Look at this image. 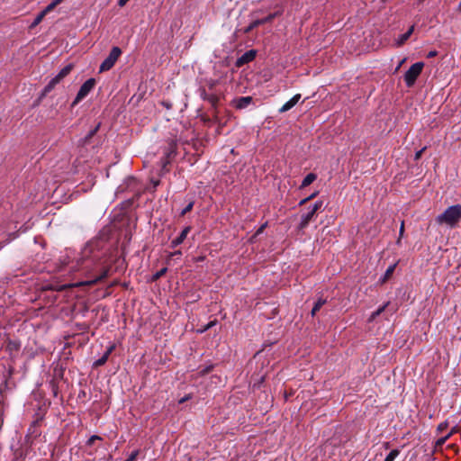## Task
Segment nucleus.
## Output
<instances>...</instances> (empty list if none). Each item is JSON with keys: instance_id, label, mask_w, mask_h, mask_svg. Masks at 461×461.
Instances as JSON below:
<instances>
[{"instance_id": "1", "label": "nucleus", "mask_w": 461, "mask_h": 461, "mask_svg": "<svg viewBox=\"0 0 461 461\" xmlns=\"http://www.w3.org/2000/svg\"><path fill=\"white\" fill-rule=\"evenodd\" d=\"M104 257L105 252L102 249L100 240H92L83 248L76 265L71 267L81 271L87 278L78 285H94L109 276L110 266L106 265Z\"/></svg>"}, {"instance_id": "2", "label": "nucleus", "mask_w": 461, "mask_h": 461, "mask_svg": "<svg viewBox=\"0 0 461 461\" xmlns=\"http://www.w3.org/2000/svg\"><path fill=\"white\" fill-rule=\"evenodd\" d=\"M461 220V205L455 204L449 206L441 214L438 215L436 221L438 224H446L449 227L456 226Z\"/></svg>"}, {"instance_id": "3", "label": "nucleus", "mask_w": 461, "mask_h": 461, "mask_svg": "<svg viewBox=\"0 0 461 461\" xmlns=\"http://www.w3.org/2000/svg\"><path fill=\"white\" fill-rule=\"evenodd\" d=\"M423 68H424L423 62H416L411 66V68L404 74V81H405L407 86L411 87L415 84V82H416L418 77L420 75Z\"/></svg>"}, {"instance_id": "4", "label": "nucleus", "mask_w": 461, "mask_h": 461, "mask_svg": "<svg viewBox=\"0 0 461 461\" xmlns=\"http://www.w3.org/2000/svg\"><path fill=\"white\" fill-rule=\"evenodd\" d=\"M121 55L122 50L119 47H113L108 57L100 65L99 72L103 73L110 70L114 66Z\"/></svg>"}, {"instance_id": "5", "label": "nucleus", "mask_w": 461, "mask_h": 461, "mask_svg": "<svg viewBox=\"0 0 461 461\" xmlns=\"http://www.w3.org/2000/svg\"><path fill=\"white\" fill-rule=\"evenodd\" d=\"M73 66L71 64L64 67L59 73L54 77L48 85L44 87L41 96L47 95L50 91L54 89L56 85H58L65 77H67L72 70Z\"/></svg>"}, {"instance_id": "6", "label": "nucleus", "mask_w": 461, "mask_h": 461, "mask_svg": "<svg viewBox=\"0 0 461 461\" xmlns=\"http://www.w3.org/2000/svg\"><path fill=\"white\" fill-rule=\"evenodd\" d=\"M322 205H323V202L322 201H317L310 208L308 212H306V213L302 215L301 221L299 223L298 228L300 230L305 229L308 226V224L310 223V221L312 220V218L314 217V215L317 212V211H319L322 207Z\"/></svg>"}, {"instance_id": "7", "label": "nucleus", "mask_w": 461, "mask_h": 461, "mask_svg": "<svg viewBox=\"0 0 461 461\" xmlns=\"http://www.w3.org/2000/svg\"><path fill=\"white\" fill-rule=\"evenodd\" d=\"M95 80L94 78L87 79L81 86L79 91L77 94L75 100L73 101L72 105H76L81 100H83L95 87Z\"/></svg>"}, {"instance_id": "8", "label": "nucleus", "mask_w": 461, "mask_h": 461, "mask_svg": "<svg viewBox=\"0 0 461 461\" xmlns=\"http://www.w3.org/2000/svg\"><path fill=\"white\" fill-rule=\"evenodd\" d=\"M276 15H277V13H274V14H268L265 18L255 20L245 29V32L249 33V32H251L255 28H257L258 26L272 22L273 19H275L276 17Z\"/></svg>"}, {"instance_id": "9", "label": "nucleus", "mask_w": 461, "mask_h": 461, "mask_svg": "<svg viewBox=\"0 0 461 461\" xmlns=\"http://www.w3.org/2000/svg\"><path fill=\"white\" fill-rule=\"evenodd\" d=\"M256 57V51L254 50H250L242 54L236 61L237 67H241L247 63L252 61Z\"/></svg>"}, {"instance_id": "10", "label": "nucleus", "mask_w": 461, "mask_h": 461, "mask_svg": "<svg viewBox=\"0 0 461 461\" xmlns=\"http://www.w3.org/2000/svg\"><path fill=\"white\" fill-rule=\"evenodd\" d=\"M253 98L251 96H241L233 100V105L237 109L247 108L252 104Z\"/></svg>"}, {"instance_id": "11", "label": "nucleus", "mask_w": 461, "mask_h": 461, "mask_svg": "<svg viewBox=\"0 0 461 461\" xmlns=\"http://www.w3.org/2000/svg\"><path fill=\"white\" fill-rule=\"evenodd\" d=\"M301 99V95L297 94L294 95L289 101H287L280 109L279 113H285L292 109Z\"/></svg>"}, {"instance_id": "12", "label": "nucleus", "mask_w": 461, "mask_h": 461, "mask_svg": "<svg viewBox=\"0 0 461 461\" xmlns=\"http://www.w3.org/2000/svg\"><path fill=\"white\" fill-rule=\"evenodd\" d=\"M190 230H191L190 226H186L185 228H184V230L181 231L179 236L172 240L171 247L176 248L178 245H180L181 243H183V241L185 240V238L188 235V233L190 232Z\"/></svg>"}, {"instance_id": "13", "label": "nucleus", "mask_w": 461, "mask_h": 461, "mask_svg": "<svg viewBox=\"0 0 461 461\" xmlns=\"http://www.w3.org/2000/svg\"><path fill=\"white\" fill-rule=\"evenodd\" d=\"M114 348H115V346L114 345H111L106 349L104 354L94 363V366H101L104 365L106 363L107 359L109 358V356L114 350Z\"/></svg>"}, {"instance_id": "14", "label": "nucleus", "mask_w": 461, "mask_h": 461, "mask_svg": "<svg viewBox=\"0 0 461 461\" xmlns=\"http://www.w3.org/2000/svg\"><path fill=\"white\" fill-rule=\"evenodd\" d=\"M413 31H414V26L412 25V26H411L409 28V30L405 33L402 34L399 37L398 41H397V45L398 46L402 45L411 37V35L412 34Z\"/></svg>"}, {"instance_id": "15", "label": "nucleus", "mask_w": 461, "mask_h": 461, "mask_svg": "<svg viewBox=\"0 0 461 461\" xmlns=\"http://www.w3.org/2000/svg\"><path fill=\"white\" fill-rule=\"evenodd\" d=\"M100 127V123H98L93 130H91L88 134L80 140L81 145H86L89 142V140L95 135Z\"/></svg>"}, {"instance_id": "16", "label": "nucleus", "mask_w": 461, "mask_h": 461, "mask_svg": "<svg viewBox=\"0 0 461 461\" xmlns=\"http://www.w3.org/2000/svg\"><path fill=\"white\" fill-rule=\"evenodd\" d=\"M317 178V176L313 173L308 174L303 180L300 188H304L308 185H310L313 181H315Z\"/></svg>"}, {"instance_id": "17", "label": "nucleus", "mask_w": 461, "mask_h": 461, "mask_svg": "<svg viewBox=\"0 0 461 461\" xmlns=\"http://www.w3.org/2000/svg\"><path fill=\"white\" fill-rule=\"evenodd\" d=\"M326 303V300L322 298H319L318 301L315 303L312 310V316H314L318 311Z\"/></svg>"}, {"instance_id": "18", "label": "nucleus", "mask_w": 461, "mask_h": 461, "mask_svg": "<svg viewBox=\"0 0 461 461\" xmlns=\"http://www.w3.org/2000/svg\"><path fill=\"white\" fill-rule=\"evenodd\" d=\"M389 303H390L387 302L383 306L379 307L376 311L372 312V314L370 315V318H369V321H374L377 316H379L385 310V308L389 305Z\"/></svg>"}, {"instance_id": "19", "label": "nucleus", "mask_w": 461, "mask_h": 461, "mask_svg": "<svg viewBox=\"0 0 461 461\" xmlns=\"http://www.w3.org/2000/svg\"><path fill=\"white\" fill-rule=\"evenodd\" d=\"M399 449H393L385 457L384 461H394V459L399 456Z\"/></svg>"}, {"instance_id": "20", "label": "nucleus", "mask_w": 461, "mask_h": 461, "mask_svg": "<svg viewBox=\"0 0 461 461\" xmlns=\"http://www.w3.org/2000/svg\"><path fill=\"white\" fill-rule=\"evenodd\" d=\"M169 155L170 153L167 152L166 155L160 159V164L162 170L167 171V166L169 164Z\"/></svg>"}, {"instance_id": "21", "label": "nucleus", "mask_w": 461, "mask_h": 461, "mask_svg": "<svg viewBox=\"0 0 461 461\" xmlns=\"http://www.w3.org/2000/svg\"><path fill=\"white\" fill-rule=\"evenodd\" d=\"M194 207V202H190L181 212V215L184 216L187 212H191Z\"/></svg>"}, {"instance_id": "22", "label": "nucleus", "mask_w": 461, "mask_h": 461, "mask_svg": "<svg viewBox=\"0 0 461 461\" xmlns=\"http://www.w3.org/2000/svg\"><path fill=\"white\" fill-rule=\"evenodd\" d=\"M46 14L44 13H42V11L36 16V18L34 19V22L32 23V25L35 26V25H38L41 21L42 19L44 18Z\"/></svg>"}, {"instance_id": "23", "label": "nucleus", "mask_w": 461, "mask_h": 461, "mask_svg": "<svg viewBox=\"0 0 461 461\" xmlns=\"http://www.w3.org/2000/svg\"><path fill=\"white\" fill-rule=\"evenodd\" d=\"M57 5L51 2L50 5H48L45 9L42 11V13H44L45 14H47L48 13L51 12L52 10H54V8L56 7Z\"/></svg>"}, {"instance_id": "24", "label": "nucleus", "mask_w": 461, "mask_h": 461, "mask_svg": "<svg viewBox=\"0 0 461 461\" xmlns=\"http://www.w3.org/2000/svg\"><path fill=\"white\" fill-rule=\"evenodd\" d=\"M394 268H395V266L393 265V266H390L387 270L385 271V274H384V279H386L388 278L394 271Z\"/></svg>"}, {"instance_id": "25", "label": "nucleus", "mask_w": 461, "mask_h": 461, "mask_svg": "<svg viewBox=\"0 0 461 461\" xmlns=\"http://www.w3.org/2000/svg\"><path fill=\"white\" fill-rule=\"evenodd\" d=\"M166 272H167V268H162L161 270H159L158 272H157L154 275L153 279L157 280V279L160 278L162 276L165 275Z\"/></svg>"}, {"instance_id": "26", "label": "nucleus", "mask_w": 461, "mask_h": 461, "mask_svg": "<svg viewBox=\"0 0 461 461\" xmlns=\"http://www.w3.org/2000/svg\"><path fill=\"white\" fill-rule=\"evenodd\" d=\"M447 426H448V423L447 421L441 422L438 426V430L439 432H443L445 429H447Z\"/></svg>"}, {"instance_id": "27", "label": "nucleus", "mask_w": 461, "mask_h": 461, "mask_svg": "<svg viewBox=\"0 0 461 461\" xmlns=\"http://www.w3.org/2000/svg\"><path fill=\"white\" fill-rule=\"evenodd\" d=\"M101 438L99 436H92L88 440H87V445L88 446H92L95 440H100Z\"/></svg>"}, {"instance_id": "28", "label": "nucleus", "mask_w": 461, "mask_h": 461, "mask_svg": "<svg viewBox=\"0 0 461 461\" xmlns=\"http://www.w3.org/2000/svg\"><path fill=\"white\" fill-rule=\"evenodd\" d=\"M316 193H313L312 194L309 195L308 197L303 199L301 202H300V205H303L304 203H306L308 201L313 199L315 196H316Z\"/></svg>"}, {"instance_id": "29", "label": "nucleus", "mask_w": 461, "mask_h": 461, "mask_svg": "<svg viewBox=\"0 0 461 461\" xmlns=\"http://www.w3.org/2000/svg\"><path fill=\"white\" fill-rule=\"evenodd\" d=\"M208 100L215 106L219 102V98L217 95H211L210 97H208Z\"/></svg>"}, {"instance_id": "30", "label": "nucleus", "mask_w": 461, "mask_h": 461, "mask_svg": "<svg viewBox=\"0 0 461 461\" xmlns=\"http://www.w3.org/2000/svg\"><path fill=\"white\" fill-rule=\"evenodd\" d=\"M425 149H426V147H424L421 149H420L419 151H417L415 153L414 159L415 160H419L421 158L422 153L424 152Z\"/></svg>"}, {"instance_id": "31", "label": "nucleus", "mask_w": 461, "mask_h": 461, "mask_svg": "<svg viewBox=\"0 0 461 461\" xmlns=\"http://www.w3.org/2000/svg\"><path fill=\"white\" fill-rule=\"evenodd\" d=\"M138 456V451H134L131 454V456L125 459L124 461H135L136 460V457Z\"/></svg>"}, {"instance_id": "32", "label": "nucleus", "mask_w": 461, "mask_h": 461, "mask_svg": "<svg viewBox=\"0 0 461 461\" xmlns=\"http://www.w3.org/2000/svg\"><path fill=\"white\" fill-rule=\"evenodd\" d=\"M438 55V51L437 50H430L429 52H428L427 54V58L428 59H431V58H434Z\"/></svg>"}, {"instance_id": "33", "label": "nucleus", "mask_w": 461, "mask_h": 461, "mask_svg": "<svg viewBox=\"0 0 461 461\" xmlns=\"http://www.w3.org/2000/svg\"><path fill=\"white\" fill-rule=\"evenodd\" d=\"M448 438H449V435H446L445 437H443L438 440V445L444 444Z\"/></svg>"}, {"instance_id": "34", "label": "nucleus", "mask_w": 461, "mask_h": 461, "mask_svg": "<svg viewBox=\"0 0 461 461\" xmlns=\"http://www.w3.org/2000/svg\"><path fill=\"white\" fill-rule=\"evenodd\" d=\"M214 324H215V321H210V322H209V323L204 327V329H203V331L209 330V329H210V328H212Z\"/></svg>"}, {"instance_id": "35", "label": "nucleus", "mask_w": 461, "mask_h": 461, "mask_svg": "<svg viewBox=\"0 0 461 461\" xmlns=\"http://www.w3.org/2000/svg\"><path fill=\"white\" fill-rule=\"evenodd\" d=\"M130 0H118L119 6H124Z\"/></svg>"}, {"instance_id": "36", "label": "nucleus", "mask_w": 461, "mask_h": 461, "mask_svg": "<svg viewBox=\"0 0 461 461\" xmlns=\"http://www.w3.org/2000/svg\"><path fill=\"white\" fill-rule=\"evenodd\" d=\"M457 431H458V428L454 427V428H452V429L450 430V432L447 435H449V437H450L451 435H453L454 433H456Z\"/></svg>"}, {"instance_id": "37", "label": "nucleus", "mask_w": 461, "mask_h": 461, "mask_svg": "<svg viewBox=\"0 0 461 461\" xmlns=\"http://www.w3.org/2000/svg\"><path fill=\"white\" fill-rule=\"evenodd\" d=\"M405 60H406V59H402V60L400 61L399 65H398V66H397V68H396V71L400 68V67L404 63V61H405Z\"/></svg>"}, {"instance_id": "38", "label": "nucleus", "mask_w": 461, "mask_h": 461, "mask_svg": "<svg viewBox=\"0 0 461 461\" xmlns=\"http://www.w3.org/2000/svg\"><path fill=\"white\" fill-rule=\"evenodd\" d=\"M403 231H404V225H403V222H402V226H401V229H400V236L402 235Z\"/></svg>"}, {"instance_id": "39", "label": "nucleus", "mask_w": 461, "mask_h": 461, "mask_svg": "<svg viewBox=\"0 0 461 461\" xmlns=\"http://www.w3.org/2000/svg\"><path fill=\"white\" fill-rule=\"evenodd\" d=\"M62 1H63V0H52V2H53L56 5H59Z\"/></svg>"}, {"instance_id": "40", "label": "nucleus", "mask_w": 461, "mask_h": 461, "mask_svg": "<svg viewBox=\"0 0 461 461\" xmlns=\"http://www.w3.org/2000/svg\"><path fill=\"white\" fill-rule=\"evenodd\" d=\"M158 185H159V181L158 180L153 182L154 187H157Z\"/></svg>"}, {"instance_id": "41", "label": "nucleus", "mask_w": 461, "mask_h": 461, "mask_svg": "<svg viewBox=\"0 0 461 461\" xmlns=\"http://www.w3.org/2000/svg\"><path fill=\"white\" fill-rule=\"evenodd\" d=\"M187 399H188V397H184V398H182V399L179 401V402H180V403H183V402H185Z\"/></svg>"}, {"instance_id": "42", "label": "nucleus", "mask_w": 461, "mask_h": 461, "mask_svg": "<svg viewBox=\"0 0 461 461\" xmlns=\"http://www.w3.org/2000/svg\"><path fill=\"white\" fill-rule=\"evenodd\" d=\"M458 10L461 11V0H460L459 5H458Z\"/></svg>"}, {"instance_id": "43", "label": "nucleus", "mask_w": 461, "mask_h": 461, "mask_svg": "<svg viewBox=\"0 0 461 461\" xmlns=\"http://www.w3.org/2000/svg\"><path fill=\"white\" fill-rule=\"evenodd\" d=\"M176 255H181V252L180 251H176L175 252Z\"/></svg>"}, {"instance_id": "44", "label": "nucleus", "mask_w": 461, "mask_h": 461, "mask_svg": "<svg viewBox=\"0 0 461 461\" xmlns=\"http://www.w3.org/2000/svg\"><path fill=\"white\" fill-rule=\"evenodd\" d=\"M264 226L260 227L258 232H260L263 230Z\"/></svg>"}]
</instances>
